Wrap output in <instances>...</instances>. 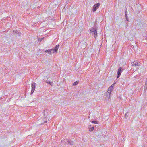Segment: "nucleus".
I'll use <instances>...</instances> for the list:
<instances>
[{"instance_id":"f257e3e1","label":"nucleus","mask_w":147,"mask_h":147,"mask_svg":"<svg viewBox=\"0 0 147 147\" xmlns=\"http://www.w3.org/2000/svg\"><path fill=\"white\" fill-rule=\"evenodd\" d=\"M97 27L96 28H92L90 30V31L91 33H92V34H94V37L96 38V37L97 36Z\"/></svg>"},{"instance_id":"f03ea898","label":"nucleus","mask_w":147,"mask_h":147,"mask_svg":"<svg viewBox=\"0 0 147 147\" xmlns=\"http://www.w3.org/2000/svg\"><path fill=\"white\" fill-rule=\"evenodd\" d=\"M100 5V3H98L94 5L92 9V10L93 12H95L97 9H98Z\"/></svg>"},{"instance_id":"7ed1b4c3","label":"nucleus","mask_w":147,"mask_h":147,"mask_svg":"<svg viewBox=\"0 0 147 147\" xmlns=\"http://www.w3.org/2000/svg\"><path fill=\"white\" fill-rule=\"evenodd\" d=\"M59 46V45H57L55 47L54 49H50V50H51V51H52V52L53 53H56L57 51Z\"/></svg>"},{"instance_id":"20e7f679","label":"nucleus","mask_w":147,"mask_h":147,"mask_svg":"<svg viewBox=\"0 0 147 147\" xmlns=\"http://www.w3.org/2000/svg\"><path fill=\"white\" fill-rule=\"evenodd\" d=\"M112 89L111 87H109L108 89V91H107V96H109L107 97V98H110V96L111 94V92L112 91Z\"/></svg>"},{"instance_id":"39448f33","label":"nucleus","mask_w":147,"mask_h":147,"mask_svg":"<svg viewBox=\"0 0 147 147\" xmlns=\"http://www.w3.org/2000/svg\"><path fill=\"white\" fill-rule=\"evenodd\" d=\"M36 84L35 83L32 84L31 85L32 90L31 92V94H32L34 92L36 87Z\"/></svg>"},{"instance_id":"423d86ee","label":"nucleus","mask_w":147,"mask_h":147,"mask_svg":"<svg viewBox=\"0 0 147 147\" xmlns=\"http://www.w3.org/2000/svg\"><path fill=\"white\" fill-rule=\"evenodd\" d=\"M46 82L47 83L49 84L50 85H52V79L50 78H48L46 81Z\"/></svg>"},{"instance_id":"0eeeda50","label":"nucleus","mask_w":147,"mask_h":147,"mask_svg":"<svg viewBox=\"0 0 147 147\" xmlns=\"http://www.w3.org/2000/svg\"><path fill=\"white\" fill-rule=\"evenodd\" d=\"M140 63L136 62V61H134L132 63V64L133 65H134L135 66H137L138 65H140Z\"/></svg>"},{"instance_id":"6e6552de","label":"nucleus","mask_w":147,"mask_h":147,"mask_svg":"<svg viewBox=\"0 0 147 147\" xmlns=\"http://www.w3.org/2000/svg\"><path fill=\"white\" fill-rule=\"evenodd\" d=\"M123 70L122 69V68L120 67H119L118 70V72L117 74H121Z\"/></svg>"},{"instance_id":"1a4fd4ad","label":"nucleus","mask_w":147,"mask_h":147,"mask_svg":"<svg viewBox=\"0 0 147 147\" xmlns=\"http://www.w3.org/2000/svg\"><path fill=\"white\" fill-rule=\"evenodd\" d=\"M45 52L46 53H48L49 55L51 54V50H46L45 51Z\"/></svg>"},{"instance_id":"9d476101","label":"nucleus","mask_w":147,"mask_h":147,"mask_svg":"<svg viewBox=\"0 0 147 147\" xmlns=\"http://www.w3.org/2000/svg\"><path fill=\"white\" fill-rule=\"evenodd\" d=\"M138 25H140V27L142 25V24L140 23V22H139L136 25V27H138V28H140L138 26Z\"/></svg>"},{"instance_id":"9b49d317","label":"nucleus","mask_w":147,"mask_h":147,"mask_svg":"<svg viewBox=\"0 0 147 147\" xmlns=\"http://www.w3.org/2000/svg\"><path fill=\"white\" fill-rule=\"evenodd\" d=\"M78 83V81H76L73 84V86H76V85Z\"/></svg>"},{"instance_id":"f8f14e48","label":"nucleus","mask_w":147,"mask_h":147,"mask_svg":"<svg viewBox=\"0 0 147 147\" xmlns=\"http://www.w3.org/2000/svg\"><path fill=\"white\" fill-rule=\"evenodd\" d=\"M94 127H93L91 128H90L89 130V131H92L94 129Z\"/></svg>"},{"instance_id":"ddd939ff","label":"nucleus","mask_w":147,"mask_h":147,"mask_svg":"<svg viewBox=\"0 0 147 147\" xmlns=\"http://www.w3.org/2000/svg\"><path fill=\"white\" fill-rule=\"evenodd\" d=\"M92 123H93L97 124V121H93L92 122Z\"/></svg>"},{"instance_id":"4468645a","label":"nucleus","mask_w":147,"mask_h":147,"mask_svg":"<svg viewBox=\"0 0 147 147\" xmlns=\"http://www.w3.org/2000/svg\"><path fill=\"white\" fill-rule=\"evenodd\" d=\"M125 16L126 18V19L127 20V21H128V19L127 18V15L126 14V12H125Z\"/></svg>"},{"instance_id":"2eb2a0df","label":"nucleus","mask_w":147,"mask_h":147,"mask_svg":"<svg viewBox=\"0 0 147 147\" xmlns=\"http://www.w3.org/2000/svg\"><path fill=\"white\" fill-rule=\"evenodd\" d=\"M44 38H40L39 39V40L40 41V42L41 41H42V40H43V39Z\"/></svg>"},{"instance_id":"dca6fc26","label":"nucleus","mask_w":147,"mask_h":147,"mask_svg":"<svg viewBox=\"0 0 147 147\" xmlns=\"http://www.w3.org/2000/svg\"><path fill=\"white\" fill-rule=\"evenodd\" d=\"M114 84H112L110 87H111L112 88V89H113V88L114 86Z\"/></svg>"},{"instance_id":"f3484780","label":"nucleus","mask_w":147,"mask_h":147,"mask_svg":"<svg viewBox=\"0 0 147 147\" xmlns=\"http://www.w3.org/2000/svg\"><path fill=\"white\" fill-rule=\"evenodd\" d=\"M120 74H118V75H117V78H119L120 76Z\"/></svg>"},{"instance_id":"a211bd4d","label":"nucleus","mask_w":147,"mask_h":147,"mask_svg":"<svg viewBox=\"0 0 147 147\" xmlns=\"http://www.w3.org/2000/svg\"><path fill=\"white\" fill-rule=\"evenodd\" d=\"M15 32L17 34H19V32H18V31H17L16 30L15 31Z\"/></svg>"},{"instance_id":"6ab92c4d","label":"nucleus","mask_w":147,"mask_h":147,"mask_svg":"<svg viewBox=\"0 0 147 147\" xmlns=\"http://www.w3.org/2000/svg\"><path fill=\"white\" fill-rule=\"evenodd\" d=\"M46 120H47V119H46H46H45V121H44V123H45V122H46V121H46Z\"/></svg>"},{"instance_id":"aec40b11","label":"nucleus","mask_w":147,"mask_h":147,"mask_svg":"<svg viewBox=\"0 0 147 147\" xmlns=\"http://www.w3.org/2000/svg\"><path fill=\"white\" fill-rule=\"evenodd\" d=\"M126 116H127L126 114L125 115V117H126Z\"/></svg>"}]
</instances>
